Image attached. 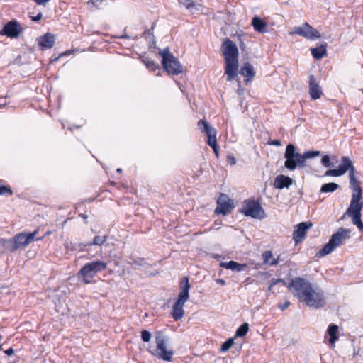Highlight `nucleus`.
<instances>
[{
    "instance_id": "f257e3e1",
    "label": "nucleus",
    "mask_w": 363,
    "mask_h": 363,
    "mask_svg": "<svg viewBox=\"0 0 363 363\" xmlns=\"http://www.w3.org/2000/svg\"><path fill=\"white\" fill-rule=\"evenodd\" d=\"M350 187L352 189L350 204L346 211V214L352 218V223L357 228L363 231V223L361 220V211L363 208V202L361 201L362 191L360 183L355 177L354 172H350Z\"/></svg>"
},
{
    "instance_id": "f03ea898",
    "label": "nucleus",
    "mask_w": 363,
    "mask_h": 363,
    "mask_svg": "<svg viewBox=\"0 0 363 363\" xmlns=\"http://www.w3.org/2000/svg\"><path fill=\"white\" fill-rule=\"evenodd\" d=\"M320 155L318 150L306 151L301 154L296 151L294 145H287L284 153V167L289 171H294L297 168H303L306 167L307 159L314 158Z\"/></svg>"
},
{
    "instance_id": "7ed1b4c3",
    "label": "nucleus",
    "mask_w": 363,
    "mask_h": 363,
    "mask_svg": "<svg viewBox=\"0 0 363 363\" xmlns=\"http://www.w3.org/2000/svg\"><path fill=\"white\" fill-rule=\"evenodd\" d=\"M155 341L156 347L150 346L147 350L152 356L157 357L165 362H171L174 355L172 350H168L167 344L168 337L162 332L158 331L155 333Z\"/></svg>"
},
{
    "instance_id": "20e7f679",
    "label": "nucleus",
    "mask_w": 363,
    "mask_h": 363,
    "mask_svg": "<svg viewBox=\"0 0 363 363\" xmlns=\"http://www.w3.org/2000/svg\"><path fill=\"white\" fill-rule=\"evenodd\" d=\"M190 287L189 279L184 277L180 284L181 291L178 298L172 306V317L175 321L181 320L184 315V306L189 298Z\"/></svg>"
},
{
    "instance_id": "39448f33",
    "label": "nucleus",
    "mask_w": 363,
    "mask_h": 363,
    "mask_svg": "<svg viewBox=\"0 0 363 363\" xmlns=\"http://www.w3.org/2000/svg\"><path fill=\"white\" fill-rule=\"evenodd\" d=\"M107 263L101 260H95L86 263L78 272L77 276L82 279V282L91 283L93 278L107 268Z\"/></svg>"
},
{
    "instance_id": "423d86ee",
    "label": "nucleus",
    "mask_w": 363,
    "mask_h": 363,
    "mask_svg": "<svg viewBox=\"0 0 363 363\" xmlns=\"http://www.w3.org/2000/svg\"><path fill=\"white\" fill-rule=\"evenodd\" d=\"M350 230L340 228L335 233L332 235L328 242L323 246L317 255L321 257L331 253L343 241L350 238Z\"/></svg>"
},
{
    "instance_id": "0eeeda50",
    "label": "nucleus",
    "mask_w": 363,
    "mask_h": 363,
    "mask_svg": "<svg viewBox=\"0 0 363 363\" xmlns=\"http://www.w3.org/2000/svg\"><path fill=\"white\" fill-rule=\"evenodd\" d=\"M160 55L162 56V66L169 74L177 75L183 72L182 65L177 58L170 53L168 47L160 51Z\"/></svg>"
},
{
    "instance_id": "6e6552de",
    "label": "nucleus",
    "mask_w": 363,
    "mask_h": 363,
    "mask_svg": "<svg viewBox=\"0 0 363 363\" xmlns=\"http://www.w3.org/2000/svg\"><path fill=\"white\" fill-rule=\"evenodd\" d=\"M312 286L308 280L302 277H295L287 285V288L300 302H303Z\"/></svg>"
},
{
    "instance_id": "1a4fd4ad",
    "label": "nucleus",
    "mask_w": 363,
    "mask_h": 363,
    "mask_svg": "<svg viewBox=\"0 0 363 363\" xmlns=\"http://www.w3.org/2000/svg\"><path fill=\"white\" fill-rule=\"evenodd\" d=\"M303 302L309 307L317 309L323 308L325 303L323 291L320 288L312 286Z\"/></svg>"
},
{
    "instance_id": "9d476101",
    "label": "nucleus",
    "mask_w": 363,
    "mask_h": 363,
    "mask_svg": "<svg viewBox=\"0 0 363 363\" xmlns=\"http://www.w3.org/2000/svg\"><path fill=\"white\" fill-rule=\"evenodd\" d=\"M246 216L253 218H262L264 216V211L258 201L247 200L243 203L241 211Z\"/></svg>"
},
{
    "instance_id": "9b49d317",
    "label": "nucleus",
    "mask_w": 363,
    "mask_h": 363,
    "mask_svg": "<svg viewBox=\"0 0 363 363\" xmlns=\"http://www.w3.org/2000/svg\"><path fill=\"white\" fill-rule=\"evenodd\" d=\"M290 34H296L308 40H315L320 38V34L308 23L294 28Z\"/></svg>"
},
{
    "instance_id": "f8f14e48",
    "label": "nucleus",
    "mask_w": 363,
    "mask_h": 363,
    "mask_svg": "<svg viewBox=\"0 0 363 363\" xmlns=\"http://www.w3.org/2000/svg\"><path fill=\"white\" fill-rule=\"evenodd\" d=\"M21 30L22 28L20 23L16 20H12L7 22L4 26L2 30L0 32V34L11 38H17L19 36Z\"/></svg>"
},
{
    "instance_id": "ddd939ff",
    "label": "nucleus",
    "mask_w": 363,
    "mask_h": 363,
    "mask_svg": "<svg viewBox=\"0 0 363 363\" xmlns=\"http://www.w3.org/2000/svg\"><path fill=\"white\" fill-rule=\"evenodd\" d=\"M222 52L225 60L229 59H238V49L234 42L228 38H225L222 43Z\"/></svg>"
},
{
    "instance_id": "4468645a",
    "label": "nucleus",
    "mask_w": 363,
    "mask_h": 363,
    "mask_svg": "<svg viewBox=\"0 0 363 363\" xmlns=\"http://www.w3.org/2000/svg\"><path fill=\"white\" fill-rule=\"evenodd\" d=\"M238 65V59L225 60V74L227 75V81L230 82L237 76Z\"/></svg>"
},
{
    "instance_id": "2eb2a0df",
    "label": "nucleus",
    "mask_w": 363,
    "mask_h": 363,
    "mask_svg": "<svg viewBox=\"0 0 363 363\" xmlns=\"http://www.w3.org/2000/svg\"><path fill=\"white\" fill-rule=\"evenodd\" d=\"M231 200L224 194H221L217 201V207L215 209L216 214L226 215L233 208L231 205Z\"/></svg>"
},
{
    "instance_id": "dca6fc26",
    "label": "nucleus",
    "mask_w": 363,
    "mask_h": 363,
    "mask_svg": "<svg viewBox=\"0 0 363 363\" xmlns=\"http://www.w3.org/2000/svg\"><path fill=\"white\" fill-rule=\"evenodd\" d=\"M311 222H301L296 225V228L293 233V239L296 243L301 242L305 237L306 231L312 227Z\"/></svg>"
},
{
    "instance_id": "f3484780",
    "label": "nucleus",
    "mask_w": 363,
    "mask_h": 363,
    "mask_svg": "<svg viewBox=\"0 0 363 363\" xmlns=\"http://www.w3.org/2000/svg\"><path fill=\"white\" fill-rule=\"evenodd\" d=\"M55 35L50 33H47L38 39V45L42 50L50 49L55 45Z\"/></svg>"
},
{
    "instance_id": "a211bd4d",
    "label": "nucleus",
    "mask_w": 363,
    "mask_h": 363,
    "mask_svg": "<svg viewBox=\"0 0 363 363\" xmlns=\"http://www.w3.org/2000/svg\"><path fill=\"white\" fill-rule=\"evenodd\" d=\"M309 94L314 100L320 98L322 95L321 89L313 75H311L309 77Z\"/></svg>"
},
{
    "instance_id": "6ab92c4d",
    "label": "nucleus",
    "mask_w": 363,
    "mask_h": 363,
    "mask_svg": "<svg viewBox=\"0 0 363 363\" xmlns=\"http://www.w3.org/2000/svg\"><path fill=\"white\" fill-rule=\"evenodd\" d=\"M293 184V179L286 175L279 174L277 176L274 181V186L277 189L289 188Z\"/></svg>"
},
{
    "instance_id": "aec40b11",
    "label": "nucleus",
    "mask_w": 363,
    "mask_h": 363,
    "mask_svg": "<svg viewBox=\"0 0 363 363\" xmlns=\"http://www.w3.org/2000/svg\"><path fill=\"white\" fill-rule=\"evenodd\" d=\"M340 175L345 174L347 171L350 172H354L355 169L350 159L347 157H342L341 158L340 164L337 168Z\"/></svg>"
},
{
    "instance_id": "412c9836",
    "label": "nucleus",
    "mask_w": 363,
    "mask_h": 363,
    "mask_svg": "<svg viewBox=\"0 0 363 363\" xmlns=\"http://www.w3.org/2000/svg\"><path fill=\"white\" fill-rule=\"evenodd\" d=\"M220 265L223 268L230 269L234 272H242L247 268V264H240L233 260L227 262H221Z\"/></svg>"
},
{
    "instance_id": "4be33fe9",
    "label": "nucleus",
    "mask_w": 363,
    "mask_h": 363,
    "mask_svg": "<svg viewBox=\"0 0 363 363\" xmlns=\"http://www.w3.org/2000/svg\"><path fill=\"white\" fill-rule=\"evenodd\" d=\"M240 74L247 77L246 82H248L253 79L255 75V72L253 66L250 63L245 62L241 67L240 69Z\"/></svg>"
},
{
    "instance_id": "5701e85b",
    "label": "nucleus",
    "mask_w": 363,
    "mask_h": 363,
    "mask_svg": "<svg viewBox=\"0 0 363 363\" xmlns=\"http://www.w3.org/2000/svg\"><path fill=\"white\" fill-rule=\"evenodd\" d=\"M107 240L106 235H96L92 241L88 242L85 244H79V250L84 251L86 247L92 246V245H102Z\"/></svg>"
},
{
    "instance_id": "b1692460",
    "label": "nucleus",
    "mask_w": 363,
    "mask_h": 363,
    "mask_svg": "<svg viewBox=\"0 0 363 363\" xmlns=\"http://www.w3.org/2000/svg\"><path fill=\"white\" fill-rule=\"evenodd\" d=\"M262 257L264 264H268L269 266H274L279 263V257H278L277 258H274L272 252L270 250L264 251L262 253Z\"/></svg>"
},
{
    "instance_id": "393cba45",
    "label": "nucleus",
    "mask_w": 363,
    "mask_h": 363,
    "mask_svg": "<svg viewBox=\"0 0 363 363\" xmlns=\"http://www.w3.org/2000/svg\"><path fill=\"white\" fill-rule=\"evenodd\" d=\"M25 235L24 233L17 234L13 238V245L12 247V251H15L20 247H24L28 245V243H25Z\"/></svg>"
},
{
    "instance_id": "a878e982",
    "label": "nucleus",
    "mask_w": 363,
    "mask_h": 363,
    "mask_svg": "<svg viewBox=\"0 0 363 363\" xmlns=\"http://www.w3.org/2000/svg\"><path fill=\"white\" fill-rule=\"evenodd\" d=\"M252 25L256 31L264 33L266 31L267 23L259 17L255 16L252 21Z\"/></svg>"
},
{
    "instance_id": "bb28decb",
    "label": "nucleus",
    "mask_w": 363,
    "mask_h": 363,
    "mask_svg": "<svg viewBox=\"0 0 363 363\" xmlns=\"http://www.w3.org/2000/svg\"><path fill=\"white\" fill-rule=\"evenodd\" d=\"M311 55L315 60H320L327 54L326 48L322 45L320 47L313 48L311 49Z\"/></svg>"
},
{
    "instance_id": "cd10ccee",
    "label": "nucleus",
    "mask_w": 363,
    "mask_h": 363,
    "mask_svg": "<svg viewBox=\"0 0 363 363\" xmlns=\"http://www.w3.org/2000/svg\"><path fill=\"white\" fill-rule=\"evenodd\" d=\"M338 332V326L335 324L329 325L327 329V333L330 336L329 342L330 344L335 343V342L338 339L337 333Z\"/></svg>"
},
{
    "instance_id": "c85d7f7f",
    "label": "nucleus",
    "mask_w": 363,
    "mask_h": 363,
    "mask_svg": "<svg viewBox=\"0 0 363 363\" xmlns=\"http://www.w3.org/2000/svg\"><path fill=\"white\" fill-rule=\"evenodd\" d=\"M340 188L339 184L334 183V182H330V183H325L323 184L320 187V192L321 193H332L336 191L337 189Z\"/></svg>"
},
{
    "instance_id": "c756f323",
    "label": "nucleus",
    "mask_w": 363,
    "mask_h": 363,
    "mask_svg": "<svg viewBox=\"0 0 363 363\" xmlns=\"http://www.w3.org/2000/svg\"><path fill=\"white\" fill-rule=\"evenodd\" d=\"M198 126L201 131L206 133L208 134V133L211 132V130H215L214 128H213L207 121L204 120H200L198 122Z\"/></svg>"
},
{
    "instance_id": "7c9ffc66",
    "label": "nucleus",
    "mask_w": 363,
    "mask_h": 363,
    "mask_svg": "<svg viewBox=\"0 0 363 363\" xmlns=\"http://www.w3.org/2000/svg\"><path fill=\"white\" fill-rule=\"evenodd\" d=\"M249 330V325L247 323H242L236 330L235 337H244Z\"/></svg>"
},
{
    "instance_id": "2f4dec72",
    "label": "nucleus",
    "mask_w": 363,
    "mask_h": 363,
    "mask_svg": "<svg viewBox=\"0 0 363 363\" xmlns=\"http://www.w3.org/2000/svg\"><path fill=\"white\" fill-rule=\"evenodd\" d=\"M206 135L208 136V145L211 147H213V146L217 145L216 130H211V132L210 131V133H208Z\"/></svg>"
},
{
    "instance_id": "473e14b6",
    "label": "nucleus",
    "mask_w": 363,
    "mask_h": 363,
    "mask_svg": "<svg viewBox=\"0 0 363 363\" xmlns=\"http://www.w3.org/2000/svg\"><path fill=\"white\" fill-rule=\"evenodd\" d=\"M128 264L133 267V269H137L138 267L145 266L147 262L145 259H133L131 262H129Z\"/></svg>"
},
{
    "instance_id": "72a5a7b5",
    "label": "nucleus",
    "mask_w": 363,
    "mask_h": 363,
    "mask_svg": "<svg viewBox=\"0 0 363 363\" xmlns=\"http://www.w3.org/2000/svg\"><path fill=\"white\" fill-rule=\"evenodd\" d=\"M144 63L150 71L155 72L156 70L160 71V67L152 60H144Z\"/></svg>"
},
{
    "instance_id": "f704fd0d",
    "label": "nucleus",
    "mask_w": 363,
    "mask_h": 363,
    "mask_svg": "<svg viewBox=\"0 0 363 363\" xmlns=\"http://www.w3.org/2000/svg\"><path fill=\"white\" fill-rule=\"evenodd\" d=\"M233 343H234V340L233 338H228L226 341H225L222 344L221 347H220V351L226 352L232 347Z\"/></svg>"
},
{
    "instance_id": "c9c22d12",
    "label": "nucleus",
    "mask_w": 363,
    "mask_h": 363,
    "mask_svg": "<svg viewBox=\"0 0 363 363\" xmlns=\"http://www.w3.org/2000/svg\"><path fill=\"white\" fill-rule=\"evenodd\" d=\"M13 191L9 186L0 185V195L12 196Z\"/></svg>"
},
{
    "instance_id": "e433bc0d",
    "label": "nucleus",
    "mask_w": 363,
    "mask_h": 363,
    "mask_svg": "<svg viewBox=\"0 0 363 363\" xmlns=\"http://www.w3.org/2000/svg\"><path fill=\"white\" fill-rule=\"evenodd\" d=\"M37 233H38L37 230H35L34 232L30 233H24L25 243H28V245H29L30 243L33 242L35 240V235L37 234Z\"/></svg>"
},
{
    "instance_id": "4c0bfd02",
    "label": "nucleus",
    "mask_w": 363,
    "mask_h": 363,
    "mask_svg": "<svg viewBox=\"0 0 363 363\" xmlns=\"http://www.w3.org/2000/svg\"><path fill=\"white\" fill-rule=\"evenodd\" d=\"M152 337V334L148 330H144L141 331V339L145 342H148L150 341Z\"/></svg>"
},
{
    "instance_id": "58836bf2",
    "label": "nucleus",
    "mask_w": 363,
    "mask_h": 363,
    "mask_svg": "<svg viewBox=\"0 0 363 363\" xmlns=\"http://www.w3.org/2000/svg\"><path fill=\"white\" fill-rule=\"evenodd\" d=\"M321 164L325 167H330L332 166L330 158L328 155H325L321 158Z\"/></svg>"
},
{
    "instance_id": "ea45409f",
    "label": "nucleus",
    "mask_w": 363,
    "mask_h": 363,
    "mask_svg": "<svg viewBox=\"0 0 363 363\" xmlns=\"http://www.w3.org/2000/svg\"><path fill=\"white\" fill-rule=\"evenodd\" d=\"M325 177L331 176V177H340L341 176L337 169H328L325 172Z\"/></svg>"
},
{
    "instance_id": "a19ab883",
    "label": "nucleus",
    "mask_w": 363,
    "mask_h": 363,
    "mask_svg": "<svg viewBox=\"0 0 363 363\" xmlns=\"http://www.w3.org/2000/svg\"><path fill=\"white\" fill-rule=\"evenodd\" d=\"M227 161L230 165H235L236 164V159L233 155H228L227 157Z\"/></svg>"
},
{
    "instance_id": "79ce46f5",
    "label": "nucleus",
    "mask_w": 363,
    "mask_h": 363,
    "mask_svg": "<svg viewBox=\"0 0 363 363\" xmlns=\"http://www.w3.org/2000/svg\"><path fill=\"white\" fill-rule=\"evenodd\" d=\"M268 144L274 146H280L281 143L279 140H273L268 142Z\"/></svg>"
},
{
    "instance_id": "37998d69",
    "label": "nucleus",
    "mask_w": 363,
    "mask_h": 363,
    "mask_svg": "<svg viewBox=\"0 0 363 363\" xmlns=\"http://www.w3.org/2000/svg\"><path fill=\"white\" fill-rule=\"evenodd\" d=\"M33 1H35L38 5L45 6L50 0H33Z\"/></svg>"
},
{
    "instance_id": "c03bdc74",
    "label": "nucleus",
    "mask_w": 363,
    "mask_h": 363,
    "mask_svg": "<svg viewBox=\"0 0 363 363\" xmlns=\"http://www.w3.org/2000/svg\"><path fill=\"white\" fill-rule=\"evenodd\" d=\"M273 281V282H276V284H278V283H281V284H282L283 285L286 286H287V285H288L284 279H280V278L277 279H275V280H274V281Z\"/></svg>"
},
{
    "instance_id": "a18cd8bd",
    "label": "nucleus",
    "mask_w": 363,
    "mask_h": 363,
    "mask_svg": "<svg viewBox=\"0 0 363 363\" xmlns=\"http://www.w3.org/2000/svg\"><path fill=\"white\" fill-rule=\"evenodd\" d=\"M4 352L8 356H11L14 353V350L12 347H9L7 350H6Z\"/></svg>"
},
{
    "instance_id": "49530a36",
    "label": "nucleus",
    "mask_w": 363,
    "mask_h": 363,
    "mask_svg": "<svg viewBox=\"0 0 363 363\" xmlns=\"http://www.w3.org/2000/svg\"><path fill=\"white\" fill-rule=\"evenodd\" d=\"M42 17L43 14L41 13H39L37 16L33 18V21L35 22L39 21L42 18Z\"/></svg>"
},
{
    "instance_id": "de8ad7c7",
    "label": "nucleus",
    "mask_w": 363,
    "mask_h": 363,
    "mask_svg": "<svg viewBox=\"0 0 363 363\" xmlns=\"http://www.w3.org/2000/svg\"><path fill=\"white\" fill-rule=\"evenodd\" d=\"M289 304H290V303H289V302H288V301H287V302H285L284 304L281 305L279 308H280L282 311H284V310L286 309V308L289 307Z\"/></svg>"
},
{
    "instance_id": "09e8293b",
    "label": "nucleus",
    "mask_w": 363,
    "mask_h": 363,
    "mask_svg": "<svg viewBox=\"0 0 363 363\" xmlns=\"http://www.w3.org/2000/svg\"><path fill=\"white\" fill-rule=\"evenodd\" d=\"M216 282L219 284H221V285H225V280L222 279H216Z\"/></svg>"
},
{
    "instance_id": "8fccbe9b",
    "label": "nucleus",
    "mask_w": 363,
    "mask_h": 363,
    "mask_svg": "<svg viewBox=\"0 0 363 363\" xmlns=\"http://www.w3.org/2000/svg\"><path fill=\"white\" fill-rule=\"evenodd\" d=\"M212 149L213 150V151H214L215 154L216 155V156L218 157V150L217 145L213 146V147H212Z\"/></svg>"
},
{
    "instance_id": "3c124183",
    "label": "nucleus",
    "mask_w": 363,
    "mask_h": 363,
    "mask_svg": "<svg viewBox=\"0 0 363 363\" xmlns=\"http://www.w3.org/2000/svg\"><path fill=\"white\" fill-rule=\"evenodd\" d=\"M274 285H276V282H273V281H272V282L271 283V284L269 286V287H268V290H269V291H271V290L272 289V287H273Z\"/></svg>"
},
{
    "instance_id": "603ef678",
    "label": "nucleus",
    "mask_w": 363,
    "mask_h": 363,
    "mask_svg": "<svg viewBox=\"0 0 363 363\" xmlns=\"http://www.w3.org/2000/svg\"><path fill=\"white\" fill-rule=\"evenodd\" d=\"M80 216H81L83 219H87V218H88L87 215H86V214H80Z\"/></svg>"
},
{
    "instance_id": "864d4df0",
    "label": "nucleus",
    "mask_w": 363,
    "mask_h": 363,
    "mask_svg": "<svg viewBox=\"0 0 363 363\" xmlns=\"http://www.w3.org/2000/svg\"><path fill=\"white\" fill-rule=\"evenodd\" d=\"M194 6V4H193L192 3H190V4H189L186 6V8H187V9H190V8H191V6Z\"/></svg>"
},
{
    "instance_id": "5fc2aeb1",
    "label": "nucleus",
    "mask_w": 363,
    "mask_h": 363,
    "mask_svg": "<svg viewBox=\"0 0 363 363\" xmlns=\"http://www.w3.org/2000/svg\"><path fill=\"white\" fill-rule=\"evenodd\" d=\"M116 172H118V173H121L122 172V169L121 168H118L116 169Z\"/></svg>"
},
{
    "instance_id": "6e6d98bb",
    "label": "nucleus",
    "mask_w": 363,
    "mask_h": 363,
    "mask_svg": "<svg viewBox=\"0 0 363 363\" xmlns=\"http://www.w3.org/2000/svg\"><path fill=\"white\" fill-rule=\"evenodd\" d=\"M121 38H128L127 35H124L123 36L121 37Z\"/></svg>"
},
{
    "instance_id": "4d7b16f0",
    "label": "nucleus",
    "mask_w": 363,
    "mask_h": 363,
    "mask_svg": "<svg viewBox=\"0 0 363 363\" xmlns=\"http://www.w3.org/2000/svg\"><path fill=\"white\" fill-rule=\"evenodd\" d=\"M68 129H69L70 131H72V132L73 131V127H69V128H68Z\"/></svg>"
},
{
    "instance_id": "13d9d810",
    "label": "nucleus",
    "mask_w": 363,
    "mask_h": 363,
    "mask_svg": "<svg viewBox=\"0 0 363 363\" xmlns=\"http://www.w3.org/2000/svg\"><path fill=\"white\" fill-rule=\"evenodd\" d=\"M74 128H79L80 127H79V126H77V125H75V126H74Z\"/></svg>"
},
{
    "instance_id": "bf43d9fd",
    "label": "nucleus",
    "mask_w": 363,
    "mask_h": 363,
    "mask_svg": "<svg viewBox=\"0 0 363 363\" xmlns=\"http://www.w3.org/2000/svg\"><path fill=\"white\" fill-rule=\"evenodd\" d=\"M362 93L363 94V89H361Z\"/></svg>"
}]
</instances>
